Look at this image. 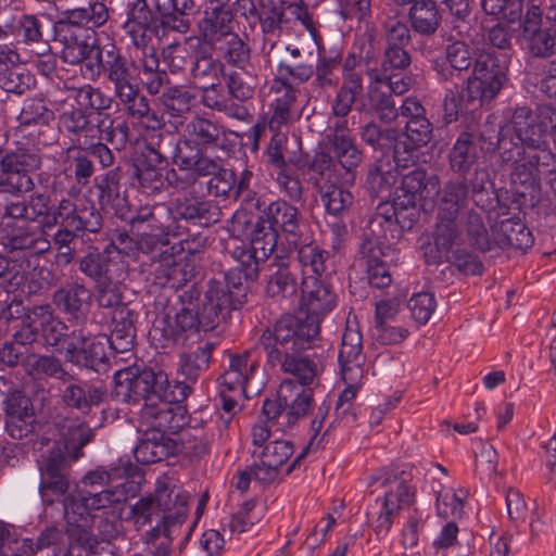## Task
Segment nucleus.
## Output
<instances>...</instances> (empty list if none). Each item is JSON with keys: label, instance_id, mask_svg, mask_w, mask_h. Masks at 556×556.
Returning a JSON list of instances; mask_svg holds the SVG:
<instances>
[{"label": "nucleus", "instance_id": "obj_4", "mask_svg": "<svg viewBox=\"0 0 556 556\" xmlns=\"http://www.w3.org/2000/svg\"><path fill=\"white\" fill-rule=\"evenodd\" d=\"M249 287L242 280H210L201 298L199 283L193 282L179 295L182 307L174 318L164 316L156 319L150 330V338L156 349H172L178 342L190 343L217 327L220 318L230 311L239 309L248 301Z\"/></svg>", "mask_w": 556, "mask_h": 556}, {"label": "nucleus", "instance_id": "obj_10", "mask_svg": "<svg viewBox=\"0 0 556 556\" xmlns=\"http://www.w3.org/2000/svg\"><path fill=\"white\" fill-rule=\"evenodd\" d=\"M140 53L127 58L114 42L103 45V51L98 52L97 62L86 64L91 78L103 75L112 86L114 97L141 86L139 65Z\"/></svg>", "mask_w": 556, "mask_h": 556}, {"label": "nucleus", "instance_id": "obj_12", "mask_svg": "<svg viewBox=\"0 0 556 556\" xmlns=\"http://www.w3.org/2000/svg\"><path fill=\"white\" fill-rule=\"evenodd\" d=\"M42 166L40 154L35 152L0 151V192L24 195L35 190V172Z\"/></svg>", "mask_w": 556, "mask_h": 556}, {"label": "nucleus", "instance_id": "obj_48", "mask_svg": "<svg viewBox=\"0 0 556 556\" xmlns=\"http://www.w3.org/2000/svg\"><path fill=\"white\" fill-rule=\"evenodd\" d=\"M191 43L195 46H191L193 58L190 76L194 80H218L226 70L225 64L218 58H214L213 49L208 45L198 39H192Z\"/></svg>", "mask_w": 556, "mask_h": 556}, {"label": "nucleus", "instance_id": "obj_42", "mask_svg": "<svg viewBox=\"0 0 556 556\" xmlns=\"http://www.w3.org/2000/svg\"><path fill=\"white\" fill-rule=\"evenodd\" d=\"M119 168L108 170L98 181V201L103 210L112 211L122 219L127 218L128 204L127 199L121 192Z\"/></svg>", "mask_w": 556, "mask_h": 556}, {"label": "nucleus", "instance_id": "obj_17", "mask_svg": "<svg viewBox=\"0 0 556 556\" xmlns=\"http://www.w3.org/2000/svg\"><path fill=\"white\" fill-rule=\"evenodd\" d=\"M151 0H135L128 5L123 29L137 51L154 48L152 37L157 36L161 18L150 9Z\"/></svg>", "mask_w": 556, "mask_h": 556}, {"label": "nucleus", "instance_id": "obj_39", "mask_svg": "<svg viewBox=\"0 0 556 556\" xmlns=\"http://www.w3.org/2000/svg\"><path fill=\"white\" fill-rule=\"evenodd\" d=\"M138 314L127 306L115 308L112 315V329L106 337L110 349L116 353L130 352L136 341V321Z\"/></svg>", "mask_w": 556, "mask_h": 556}, {"label": "nucleus", "instance_id": "obj_37", "mask_svg": "<svg viewBox=\"0 0 556 556\" xmlns=\"http://www.w3.org/2000/svg\"><path fill=\"white\" fill-rule=\"evenodd\" d=\"M177 455V440L157 431L146 430L134 448L136 460L143 465L163 462Z\"/></svg>", "mask_w": 556, "mask_h": 556}, {"label": "nucleus", "instance_id": "obj_14", "mask_svg": "<svg viewBox=\"0 0 556 556\" xmlns=\"http://www.w3.org/2000/svg\"><path fill=\"white\" fill-rule=\"evenodd\" d=\"M400 112L406 118V124L403 132L404 139L397 138L395 148L402 154L410 155L416 163L418 150L432 140L434 126L427 117L425 106L416 98H406L400 108Z\"/></svg>", "mask_w": 556, "mask_h": 556}, {"label": "nucleus", "instance_id": "obj_2", "mask_svg": "<svg viewBox=\"0 0 556 556\" xmlns=\"http://www.w3.org/2000/svg\"><path fill=\"white\" fill-rule=\"evenodd\" d=\"M432 70L439 81L455 83L454 88H446L443 99L447 124L490 103L507 81L505 56L489 50L477 53L463 40L447 45L444 58L433 60Z\"/></svg>", "mask_w": 556, "mask_h": 556}, {"label": "nucleus", "instance_id": "obj_16", "mask_svg": "<svg viewBox=\"0 0 556 556\" xmlns=\"http://www.w3.org/2000/svg\"><path fill=\"white\" fill-rule=\"evenodd\" d=\"M163 138L166 146V156L170 157L173 163L180 170H194L200 176L212 173L216 168V159L206 154L205 150L184 134L175 139L173 136H159Z\"/></svg>", "mask_w": 556, "mask_h": 556}, {"label": "nucleus", "instance_id": "obj_19", "mask_svg": "<svg viewBox=\"0 0 556 556\" xmlns=\"http://www.w3.org/2000/svg\"><path fill=\"white\" fill-rule=\"evenodd\" d=\"M415 165L410 155L402 154L395 148L392 156L382 155L368 166L366 188L372 197L389 192L399 181L401 169Z\"/></svg>", "mask_w": 556, "mask_h": 556}, {"label": "nucleus", "instance_id": "obj_33", "mask_svg": "<svg viewBox=\"0 0 556 556\" xmlns=\"http://www.w3.org/2000/svg\"><path fill=\"white\" fill-rule=\"evenodd\" d=\"M129 132L127 122H116L105 110L89 112L87 142L105 140L119 150L126 146Z\"/></svg>", "mask_w": 556, "mask_h": 556}, {"label": "nucleus", "instance_id": "obj_54", "mask_svg": "<svg viewBox=\"0 0 556 556\" xmlns=\"http://www.w3.org/2000/svg\"><path fill=\"white\" fill-rule=\"evenodd\" d=\"M266 219L277 228L281 229L287 236H291L293 241L300 237L301 217L296 207L285 200L271 202L263 212Z\"/></svg>", "mask_w": 556, "mask_h": 556}, {"label": "nucleus", "instance_id": "obj_30", "mask_svg": "<svg viewBox=\"0 0 556 556\" xmlns=\"http://www.w3.org/2000/svg\"><path fill=\"white\" fill-rule=\"evenodd\" d=\"M51 425L60 434V440H55L53 445L64 444L65 452L73 455V459H78L83 455L81 450L94 439L93 430L78 418L59 414L52 418Z\"/></svg>", "mask_w": 556, "mask_h": 556}, {"label": "nucleus", "instance_id": "obj_11", "mask_svg": "<svg viewBox=\"0 0 556 556\" xmlns=\"http://www.w3.org/2000/svg\"><path fill=\"white\" fill-rule=\"evenodd\" d=\"M73 455L63 445H53L37 460L40 472L39 493L45 504H53L68 493Z\"/></svg>", "mask_w": 556, "mask_h": 556}, {"label": "nucleus", "instance_id": "obj_50", "mask_svg": "<svg viewBox=\"0 0 556 556\" xmlns=\"http://www.w3.org/2000/svg\"><path fill=\"white\" fill-rule=\"evenodd\" d=\"M151 2L163 16L161 26L167 25L179 33H187L189 30V15L195 7L193 0H151Z\"/></svg>", "mask_w": 556, "mask_h": 556}, {"label": "nucleus", "instance_id": "obj_60", "mask_svg": "<svg viewBox=\"0 0 556 556\" xmlns=\"http://www.w3.org/2000/svg\"><path fill=\"white\" fill-rule=\"evenodd\" d=\"M25 370L33 377L46 376L62 382L74 380V376L63 367L61 359L53 355L28 354Z\"/></svg>", "mask_w": 556, "mask_h": 556}, {"label": "nucleus", "instance_id": "obj_22", "mask_svg": "<svg viewBox=\"0 0 556 556\" xmlns=\"http://www.w3.org/2000/svg\"><path fill=\"white\" fill-rule=\"evenodd\" d=\"M55 39L63 45L61 58L65 63L75 65L81 62H97L98 52L103 51V46L97 45L93 29H74L70 31L63 26L61 31H55Z\"/></svg>", "mask_w": 556, "mask_h": 556}, {"label": "nucleus", "instance_id": "obj_29", "mask_svg": "<svg viewBox=\"0 0 556 556\" xmlns=\"http://www.w3.org/2000/svg\"><path fill=\"white\" fill-rule=\"evenodd\" d=\"M150 370L148 366H129L117 370L113 376L112 395L124 403L137 404L143 401L146 404Z\"/></svg>", "mask_w": 556, "mask_h": 556}, {"label": "nucleus", "instance_id": "obj_24", "mask_svg": "<svg viewBox=\"0 0 556 556\" xmlns=\"http://www.w3.org/2000/svg\"><path fill=\"white\" fill-rule=\"evenodd\" d=\"M184 401H162L149 407H141L140 417L149 431L162 434L177 433L188 422L187 410L180 405Z\"/></svg>", "mask_w": 556, "mask_h": 556}, {"label": "nucleus", "instance_id": "obj_38", "mask_svg": "<svg viewBox=\"0 0 556 556\" xmlns=\"http://www.w3.org/2000/svg\"><path fill=\"white\" fill-rule=\"evenodd\" d=\"M149 384L146 404L142 407L153 406L162 401H185L192 392V387L186 381L168 380L167 375L161 369L151 368L149 371Z\"/></svg>", "mask_w": 556, "mask_h": 556}, {"label": "nucleus", "instance_id": "obj_40", "mask_svg": "<svg viewBox=\"0 0 556 556\" xmlns=\"http://www.w3.org/2000/svg\"><path fill=\"white\" fill-rule=\"evenodd\" d=\"M256 369L257 362L252 358L251 352L230 353L229 365L218 378L220 388L239 393L244 392Z\"/></svg>", "mask_w": 556, "mask_h": 556}, {"label": "nucleus", "instance_id": "obj_41", "mask_svg": "<svg viewBox=\"0 0 556 556\" xmlns=\"http://www.w3.org/2000/svg\"><path fill=\"white\" fill-rule=\"evenodd\" d=\"M16 199L9 200L3 205L2 216L13 220L36 223L41 220L48 213L50 197L46 193H31L27 198L16 195Z\"/></svg>", "mask_w": 556, "mask_h": 556}, {"label": "nucleus", "instance_id": "obj_21", "mask_svg": "<svg viewBox=\"0 0 556 556\" xmlns=\"http://www.w3.org/2000/svg\"><path fill=\"white\" fill-rule=\"evenodd\" d=\"M5 431L14 440H23L36 431L34 405L24 392L14 390L4 400Z\"/></svg>", "mask_w": 556, "mask_h": 556}, {"label": "nucleus", "instance_id": "obj_57", "mask_svg": "<svg viewBox=\"0 0 556 556\" xmlns=\"http://www.w3.org/2000/svg\"><path fill=\"white\" fill-rule=\"evenodd\" d=\"M140 480L128 479L122 483L116 484L112 489H104L101 491L89 490L86 491L89 505L92 510L110 507L114 504L125 503L128 498L134 497L139 490Z\"/></svg>", "mask_w": 556, "mask_h": 556}, {"label": "nucleus", "instance_id": "obj_47", "mask_svg": "<svg viewBox=\"0 0 556 556\" xmlns=\"http://www.w3.org/2000/svg\"><path fill=\"white\" fill-rule=\"evenodd\" d=\"M447 157L453 173L463 177L469 174L479 160L476 136L469 131H462L451 148Z\"/></svg>", "mask_w": 556, "mask_h": 556}, {"label": "nucleus", "instance_id": "obj_52", "mask_svg": "<svg viewBox=\"0 0 556 556\" xmlns=\"http://www.w3.org/2000/svg\"><path fill=\"white\" fill-rule=\"evenodd\" d=\"M412 29L424 37H431L441 25L442 16L434 0H415L408 13Z\"/></svg>", "mask_w": 556, "mask_h": 556}, {"label": "nucleus", "instance_id": "obj_58", "mask_svg": "<svg viewBox=\"0 0 556 556\" xmlns=\"http://www.w3.org/2000/svg\"><path fill=\"white\" fill-rule=\"evenodd\" d=\"M213 51L218 53L219 60L226 65L247 71L251 60L250 46L236 33L224 40L212 46Z\"/></svg>", "mask_w": 556, "mask_h": 556}, {"label": "nucleus", "instance_id": "obj_43", "mask_svg": "<svg viewBox=\"0 0 556 556\" xmlns=\"http://www.w3.org/2000/svg\"><path fill=\"white\" fill-rule=\"evenodd\" d=\"M39 225L23 224L14 226L8 235L5 247L11 250H31L35 253H45L50 249V241L46 237L45 222Z\"/></svg>", "mask_w": 556, "mask_h": 556}, {"label": "nucleus", "instance_id": "obj_9", "mask_svg": "<svg viewBox=\"0 0 556 556\" xmlns=\"http://www.w3.org/2000/svg\"><path fill=\"white\" fill-rule=\"evenodd\" d=\"M328 143V151H318L309 163V170L327 181L354 184L363 162L362 149L353 138H340Z\"/></svg>", "mask_w": 556, "mask_h": 556}, {"label": "nucleus", "instance_id": "obj_28", "mask_svg": "<svg viewBox=\"0 0 556 556\" xmlns=\"http://www.w3.org/2000/svg\"><path fill=\"white\" fill-rule=\"evenodd\" d=\"M230 0H211L212 7L204 13L199 23L200 36L195 37L210 47L216 46L219 41L236 33L232 29V11L228 7Z\"/></svg>", "mask_w": 556, "mask_h": 556}, {"label": "nucleus", "instance_id": "obj_51", "mask_svg": "<svg viewBox=\"0 0 556 556\" xmlns=\"http://www.w3.org/2000/svg\"><path fill=\"white\" fill-rule=\"evenodd\" d=\"M463 242L465 240L459 228H450L444 224L437 223L434 241L421 247L425 262L428 265H439L454 244Z\"/></svg>", "mask_w": 556, "mask_h": 556}, {"label": "nucleus", "instance_id": "obj_1", "mask_svg": "<svg viewBox=\"0 0 556 556\" xmlns=\"http://www.w3.org/2000/svg\"><path fill=\"white\" fill-rule=\"evenodd\" d=\"M485 150H497L501 162L513 166L509 176L516 193L532 192L544 179L556 195V108H515Z\"/></svg>", "mask_w": 556, "mask_h": 556}, {"label": "nucleus", "instance_id": "obj_44", "mask_svg": "<svg viewBox=\"0 0 556 556\" xmlns=\"http://www.w3.org/2000/svg\"><path fill=\"white\" fill-rule=\"evenodd\" d=\"M184 135L195 144L207 150L224 146L226 130L222 124L197 115L186 124Z\"/></svg>", "mask_w": 556, "mask_h": 556}, {"label": "nucleus", "instance_id": "obj_31", "mask_svg": "<svg viewBox=\"0 0 556 556\" xmlns=\"http://www.w3.org/2000/svg\"><path fill=\"white\" fill-rule=\"evenodd\" d=\"M177 344L186 348L179 355V371L190 386L210 368L212 353L216 349L217 343L199 336V339L195 341L190 343L178 342Z\"/></svg>", "mask_w": 556, "mask_h": 556}, {"label": "nucleus", "instance_id": "obj_8", "mask_svg": "<svg viewBox=\"0 0 556 556\" xmlns=\"http://www.w3.org/2000/svg\"><path fill=\"white\" fill-rule=\"evenodd\" d=\"M492 184L489 173L483 168L476 167L469 180L459 176L445 182L438 206V222L450 228H459L457 217L465 210L469 202V192L475 204L486 208L490 204L489 189Z\"/></svg>", "mask_w": 556, "mask_h": 556}, {"label": "nucleus", "instance_id": "obj_34", "mask_svg": "<svg viewBox=\"0 0 556 556\" xmlns=\"http://www.w3.org/2000/svg\"><path fill=\"white\" fill-rule=\"evenodd\" d=\"M337 303V295L329 280H301V308L305 315L321 320Z\"/></svg>", "mask_w": 556, "mask_h": 556}, {"label": "nucleus", "instance_id": "obj_59", "mask_svg": "<svg viewBox=\"0 0 556 556\" xmlns=\"http://www.w3.org/2000/svg\"><path fill=\"white\" fill-rule=\"evenodd\" d=\"M200 102L206 109L224 113L225 115L243 119L247 115V110L229 101L223 92V87L219 83H212L200 89Z\"/></svg>", "mask_w": 556, "mask_h": 556}, {"label": "nucleus", "instance_id": "obj_61", "mask_svg": "<svg viewBox=\"0 0 556 556\" xmlns=\"http://www.w3.org/2000/svg\"><path fill=\"white\" fill-rule=\"evenodd\" d=\"M298 258L302 266L303 278H309L313 275L317 277L324 275L328 278L333 273L329 253L320 250L317 245L302 247L298 252Z\"/></svg>", "mask_w": 556, "mask_h": 556}, {"label": "nucleus", "instance_id": "obj_64", "mask_svg": "<svg viewBox=\"0 0 556 556\" xmlns=\"http://www.w3.org/2000/svg\"><path fill=\"white\" fill-rule=\"evenodd\" d=\"M321 193V201L328 217L344 218L353 204L354 197L341 181H329Z\"/></svg>", "mask_w": 556, "mask_h": 556}, {"label": "nucleus", "instance_id": "obj_20", "mask_svg": "<svg viewBox=\"0 0 556 556\" xmlns=\"http://www.w3.org/2000/svg\"><path fill=\"white\" fill-rule=\"evenodd\" d=\"M410 64L412 56L406 48L384 47L380 70L375 76V80L396 96H401L409 89L413 81L412 77L406 74Z\"/></svg>", "mask_w": 556, "mask_h": 556}, {"label": "nucleus", "instance_id": "obj_23", "mask_svg": "<svg viewBox=\"0 0 556 556\" xmlns=\"http://www.w3.org/2000/svg\"><path fill=\"white\" fill-rule=\"evenodd\" d=\"M206 244V238L200 233L186 235L178 242L173 243L169 248L170 252H162L161 265L166 266V271L157 275V278H194V268L188 264H181L187 255L199 253Z\"/></svg>", "mask_w": 556, "mask_h": 556}, {"label": "nucleus", "instance_id": "obj_53", "mask_svg": "<svg viewBox=\"0 0 556 556\" xmlns=\"http://www.w3.org/2000/svg\"><path fill=\"white\" fill-rule=\"evenodd\" d=\"M211 439L203 421L182 428L177 441V454H184L190 460H200L210 452Z\"/></svg>", "mask_w": 556, "mask_h": 556}, {"label": "nucleus", "instance_id": "obj_5", "mask_svg": "<svg viewBox=\"0 0 556 556\" xmlns=\"http://www.w3.org/2000/svg\"><path fill=\"white\" fill-rule=\"evenodd\" d=\"M319 341V318L298 312L283 314L268 326L258 339V346L270 367H280L283 372L307 382L314 381L319 371L314 354L307 353Z\"/></svg>", "mask_w": 556, "mask_h": 556}, {"label": "nucleus", "instance_id": "obj_63", "mask_svg": "<svg viewBox=\"0 0 556 556\" xmlns=\"http://www.w3.org/2000/svg\"><path fill=\"white\" fill-rule=\"evenodd\" d=\"M54 112L48 106L43 98L34 97L24 100L16 119L18 127H47L54 121Z\"/></svg>", "mask_w": 556, "mask_h": 556}, {"label": "nucleus", "instance_id": "obj_56", "mask_svg": "<svg viewBox=\"0 0 556 556\" xmlns=\"http://www.w3.org/2000/svg\"><path fill=\"white\" fill-rule=\"evenodd\" d=\"M364 93L362 73L342 74V85L338 89L331 104L336 117H346L352 111L353 104Z\"/></svg>", "mask_w": 556, "mask_h": 556}, {"label": "nucleus", "instance_id": "obj_15", "mask_svg": "<svg viewBox=\"0 0 556 556\" xmlns=\"http://www.w3.org/2000/svg\"><path fill=\"white\" fill-rule=\"evenodd\" d=\"M166 146L161 138L156 146L146 144L135 161V178L138 188L146 194L159 193L165 187V173L168 166Z\"/></svg>", "mask_w": 556, "mask_h": 556}, {"label": "nucleus", "instance_id": "obj_18", "mask_svg": "<svg viewBox=\"0 0 556 556\" xmlns=\"http://www.w3.org/2000/svg\"><path fill=\"white\" fill-rule=\"evenodd\" d=\"M278 242L277 228L262 214L251 231V252H242V260L236 267L238 278H254L257 276V258H267L276 250Z\"/></svg>", "mask_w": 556, "mask_h": 556}, {"label": "nucleus", "instance_id": "obj_6", "mask_svg": "<svg viewBox=\"0 0 556 556\" xmlns=\"http://www.w3.org/2000/svg\"><path fill=\"white\" fill-rule=\"evenodd\" d=\"M188 492L162 484L153 494L142 496L131 505L130 514L139 527L151 523L153 518L161 519V523L147 532L148 540L161 539L166 534L172 536L174 528L181 526L188 517Z\"/></svg>", "mask_w": 556, "mask_h": 556}, {"label": "nucleus", "instance_id": "obj_25", "mask_svg": "<svg viewBox=\"0 0 556 556\" xmlns=\"http://www.w3.org/2000/svg\"><path fill=\"white\" fill-rule=\"evenodd\" d=\"M63 383L65 387L61 393L62 404L84 416L89 415L105 400L108 390L102 382L79 380L74 377V380Z\"/></svg>", "mask_w": 556, "mask_h": 556}, {"label": "nucleus", "instance_id": "obj_35", "mask_svg": "<svg viewBox=\"0 0 556 556\" xmlns=\"http://www.w3.org/2000/svg\"><path fill=\"white\" fill-rule=\"evenodd\" d=\"M217 207L208 200L201 197L185 195L178 198L170 208L169 223L174 226L180 220L194 225H208L218 218Z\"/></svg>", "mask_w": 556, "mask_h": 556}, {"label": "nucleus", "instance_id": "obj_46", "mask_svg": "<svg viewBox=\"0 0 556 556\" xmlns=\"http://www.w3.org/2000/svg\"><path fill=\"white\" fill-rule=\"evenodd\" d=\"M92 294L89 289L79 283H74L55 291L53 303L68 319H80L88 309Z\"/></svg>", "mask_w": 556, "mask_h": 556}, {"label": "nucleus", "instance_id": "obj_7", "mask_svg": "<svg viewBox=\"0 0 556 556\" xmlns=\"http://www.w3.org/2000/svg\"><path fill=\"white\" fill-rule=\"evenodd\" d=\"M300 378L285 379L274 399H265L262 415L276 430L287 432L305 418L314 406V392Z\"/></svg>", "mask_w": 556, "mask_h": 556}, {"label": "nucleus", "instance_id": "obj_49", "mask_svg": "<svg viewBox=\"0 0 556 556\" xmlns=\"http://www.w3.org/2000/svg\"><path fill=\"white\" fill-rule=\"evenodd\" d=\"M79 269L89 278H115L124 274L129 275L125 262L113 258L105 253L90 252L79 261Z\"/></svg>", "mask_w": 556, "mask_h": 556}, {"label": "nucleus", "instance_id": "obj_55", "mask_svg": "<svg viewBox=\"0 0 556 556\" xmlns=\"http://www.w3.org/2000/svg\"><path fill=\"white\" fill-rule=\"evenodd\" d=\"M121 479H138L142 480L143 476L141 470L134 465L129 459L119 458L116 464H113L109 470L103 468H97L96 470L89 471L83 478L84 486H90L93 489L97 485L102 486L105 483Z\"/></svg>", "mask_w": 556, "mask_h": 556}, {"label": "nucleus", "instance_id": "obj_13", "mask_svg": "<svg viewBox=\"0 0 556 556\" xmlns=\"http://www.w3.org/2000/svg\"><path fill=\"white\" fill-rule=\"evenodd\" d=\"M106 344L105 334L92 336L83 328L74 329L64 346L65 361L79 368L104 374L111 366Z\"/></svg>", "mask_w": 556, "mask_h": 556}, {"label": "nucleus", "instance_id": "obj_62", "mask_svg": "<svg viewBox=\"0 0 556 556\" xmlns=\"http://www.w3.org/2000/svg\"><path fill=\"white\" fill-rule=\"evenodd\" d=\"M170 207L165 204H155L153 206L141 207L136 217H131L132 223H147L151 230H165L173 232V237H181L187 228L181 224L173 225L169 223Z\"/></svg>", "mask_w": 556, "mask_h": 556}, {"label": "nucleus", "instance_id": "obj_27", "mask_svg": "<svg viewBox=\"0 0 556 556\" xmlns=\"http://www.w3.org/2000/svg\"><path fill=\"white\" fill-rule=\"evenodd\" d=\"M412 482V469H392L382 478L381 486L386 488V491L377 502L380 501L383 508L400 513L402 508L415 502L416 486Z\"/></svg>", "mask_w": 556, "mask_h": 556}, {"label": "nucleus", "instance_id": "obj_26", "mask_svg": "<svg viewBox=\"0 0 556 556\" xmlns=\"http://www.w3.org/2000/svg\"><path fill=\"white\" fill-rule=\"evenodd\" d=\"M363 338L357 329L345 328L338 354L340 374L344 383L361 384L364 377L365 355Z\"/></svg>", "mask_w": 556, "mask_h": 556}, {"label": "nucleus", "instance_id": "obj_36", "mask_svg": "<svg viewBox=\"0 0 556 556\" xmlns=\"http://www.w3.org/2000/svg\"><path fill=\"white\" fill-rule=\"evenodd\" d=\"M493 252L491 256L508 248L526 251L534 243L530 229L520 219H504L492 227Z\"/></svg>", "mask_w": 556, "mask_h": 556}, {"label": "nucleus", "instance_id": "obj_32", "mask_svg": "<svg viewBox=\"0 0 556 556\" xmlns=\"http://www.w3.org/2000/svg\"><path fill=\"white\" fill-rule=\"evenodd\" d=\"M33 329L38 331L39 341L47 348L56 352H64L66 340L70 337L68 327L59 317L54 316L49 305L33 307Z\"/></svg>", "mask_w": 556, "mask_h": 556}, {"label": "nucleus", "instance_id": "obj_3", "mask_svg": "<svg viewBox=\"0 0 556 556\" xmlns=\"http://www.w3.org/2000/svg\"><path fill=\"white\" fill-rule=\"evenodd\" d=\"M403 170L400 176L401 186L396 188L392 200L378 204L359 235L351 269L362 278H391L394 275L384 260L388 232L392 238H400L417 220V200L424 198L431 178H428L422 167H416L407 174Z\"/></svg>", "mask_w": 556, "mask_h": 556}, {"label": "nucleus", "instance_id": "obj_45", "mask_svg": "<svg viewBox=\"0 0 556 556\" xmlns=\"http://www.w3.org/2000/svg\"><path fill=\"white\" fill-rule=\"evenodd\" d=\"M194 101L195 94L182 87H172L163 92L164 115L175 131H178L186 123Z\"/></svg>", "mask_w": 556, "mask_h": 556}]
</instances>
